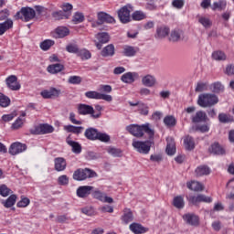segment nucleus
<instances>
[{
  "label": "nucleus",
  "instance_id": "obj_42",
  "mask_svg": "<svg viewBox=\"0 0 234 234\" xmlns=\"http://www.w3.org/2000/svg\"><path fill=\"white\" fill-rule=\"evenodd\" d=\"M84 21H85V16L83 15V13L76 12L73 15L72 23H74V25H80V23H83Z\"/></svg>",
  "mask_w": 234,
  "mask_h": 234
},
{
  "label": "nucleus",
  "instance_id": "obj_3",
  "mask_svg": "<svg viewBox=\"0 0 234 234\" xmlns=\"http://www.w3.org/2000/svg\"><path fill=\"white\" fill-rule=\"evenodd\" d=\"M96 176H98V174L89 168H80L73 173V180H77L78 182L87 180V178H96Z\"/></svg>",
  "mask_w": 234,
  "mask_h": 234
},
{
  "label": "nucleus",
  "instance_id": "obj_5",
  "mask_svg": "<svg viewBox=\"0 0 234 234\" xmlns=\"http://www.w3.org/2000/svg\"><path fill=\"white\" fill-rule=\"evenodd\" d=\"M16 19H24V21L28 22L31 19L36 17V10L31 7H22L20 11H18L15 15Z\"/></svg>",
  "mask_w": 234,
  "mask_h": 234
},
{
  "label": "nucleus",
  "instance_id": "obj_13",
  "mask_svg": "<svg viewBox=\"0 0 234 234\" xmlns=\"http://www.w3.org/2000/svg\"><path fill=\"white\" fill-rule=\"evenodd\" d=\"M31 133L33 134H50V133H54V127L50 124H40Z\"/></svg>",
  "mask_w": 234,
  "mask_h": 234
},
{
  "label": "nucleus",
  "instance_id": "obj_17",
  "mask_svg": "<svg viewBox=\"0 0 234 234\" xmlns=\"http://www.w3.org/2000/svg\"><path fill=\"white\" fill-rule=\"evenodd\" d=\"M55 171L58 173L67 169V161L63 157H56L54 159Z\"/></svg>",
  "mask_w": 234,
  "mask_h": 234
},
{
  "label": "nucleus",
  "instance_id": "obj_37",
  "mask_svg": "<svg viewBox=\"0 0 234 234\" xmlns=\"http://www.w3.org/2000/svg\"><path fill=\"white\" fill-rule=\"evenodd\" d=\"M64 67L61 64H52L48 67V72L49 74H58V72H61Z\"/></svg>",
  "mask_w": 234,
  "mask_h": 234
},
{
  "label": "nucleus",
  "instance_id": "obj_23",
  "mask_svg": "<svg viewBox=\"0 0 234 234\" xmlns=\"http://www.w3.org/2000/svg\"><path fill=\"white\" fill-rule=\"evenodd\" d=\"M183 218L190 226H198V217L195 214H186Z\"/></svg>",
  "mask_w": 234,
  "mask_h": 234
},
{
  "label": "nucleus",
  "instance_id": "obj_25",
  "mask_svg": "<svg viewBox=\"0 0 234 234\" xmlns=\"http://www.w3.org/2000/svg\"><path fill=\"white\" fill-rule=\"evenodd\" d=\"M134 220V217L133 216V211L131 208H124L123 215L122 216V221L123 224H129Z\"/></svg>",
  "mask_w": 234,
  "mask_h": 234
},
{
  "label": "nucleus",
  "instance_id": "obj_45",
  "mask_svg": "<svg viewBox=\"0 0 234 234\" xmlns=\"http://www.w3.org/2000/svg\"><path fill=\"white\" fill-rule=\"evenodd\" d=\"M67 144H69L70 147H72V151L76 154H80V153H81V145H80L78 143L74 141L67 140Z\"/></svg>",
  "mask_w": 234,
  "mask_h": 234
},
{
  "label": "nucleus",
  "instance_id": "obj_56",
  "mask_svg": "<svg viewBox=\"0 0 234 234\" xmlns=\"http://www.w3.org/2000/svg\"><path fill=\"white\" fill-rule=\"evenodd\" d=\"M211 89H212V92L218 93V92H222V90H224V86L220 82H214L211 85Z\"/></svg>",
  "mask_w": 234,
  "mask_h": 234
},
{
  "label": "nucleus",
  "instance_id": "obj_52",
  "mask_svg": "<svg viewBox=\"0 0 234 234\" xmlns=\"http://www.w3.org/2000/svg\"><path fill=\"white\" fill-rule=\"evenodd\" d=\"M138 111L143 116H147L149 114V106L144 102H140Z\"/></svg>",
  "mask_w": 234,
  "mask_h": 234
},
{
  "label": "nucleus",
  "instance_id": "obj_55",
  "mask_svg": "<svg viewBox=\"0 0 234 234\" xmlns=\"http://www.w3.org/2000/svg\"><path fill=\"white\" fill-rule=\"evenodd\" d=\"M67 52H69V54H78L80 52V48H78V45L76 44H69L66 47Z\"/></svg>",
  "mask_w": 234,
  "mask_h": 234
},
{
  "label": "nucleus",
  "instance_id": "obj_31",
  "mask_svg": "<svg viewBox=\"0 0 234 234\" xmlns=\"http://www.w3.org/2000/svg\"><path fill=\"white\" fill-rule=\"evenodd\" d=\"M184 146L186 151H193L195 149V140L190 135H186L184 138Z\"/></svg>",
  "mask_w": 234,
  "mask_h": 234
},
{
  "label": "nucleus",
  "instance_id": "obj_58",
  "mask_svg": "<svg viewBox=\"0 0 234 234\" xmlns=\"http://www.w3.org/2000/svg\"><path fill=\"white\" fill-rule=\"evenodd\" d=\"M108 154H111L112 156L118 157L122 156V150L114 147H110L107 150Z\"/></svg>",
  "mask_w": 234,
  "mask_h": 234
},
{
  "label": "nucleus",
  "instance_id": "obj_43",
  "mask_svg": "<svg viewBox=\"0 0 234 234\" xmlns=\"http://www.w3.org/2000/svg\"><path fill=\"white\" fill-rule=\"evenodd\" d=\"M52 17H54V19L56 21H60V19H69V14H66L63 11H55L52 13Z\"/></svg>",
  "mask_w": 234,
  "mask_h": 234
},
{
  "label": "nucleus",
  "instance_id": "obj_38",
  "mask_svg": "<svg viewBox=\"0 0 234 234\" xmlns=\"http://www.w3.org/2000/svg\"><path fill=\"white\" fill-rule=\"evenodd\" d=\"M55 32L58 35V37H66V36L70 34V30L68 29L67 27H58L56 28Z\"/></svg>",
  "mask_w": 234,
  "mask_h": 234
},
{
  "label": "nucleus",
  "instance_id": "obj_63",
  "mask_svg": "<svg viewBox=\"0 0 234 234\" xmlns=\"http://www.w3.org/2000/svg\"><path fill=\"white\" fill-rule=\"evenodd\" d=\"M24 121L21 119V117H18L15 122L12 124V129L17 130L21 129L23 127Z\"/></svg>",
  "mask_w": 234,
  "mask_h": 234
},
{
  "label": "nucleus",
  "instance_id": "obj_53",
  "mask_svg": "<svg viewBox=\"0 0 234 234\" xmlns=\"http://www.w3.org/2000/svg\"><path fill=\"white\" fill-rule=\"evenodd\" d=\"M198 23H200L204 28H209V27H211V20L206 16H199Z\"/></svg>",
  "mask_w": 234,
  "mask_h": 234
},
{
  "label": "nucleus",
  "instance_id": "obj_35",
  "mask_svg": "<svg viewBox=\"0 0 234 234\" xmlns=\"http://www.w3.org/2000/svg\"><path fill=\"white\" fill-rule=\"evenodd\" d=\"M228 3L226 2V0H219L218 2H214L211 6L212 10H226V6H227Z\"/></svg>",
  "mask_w": 234,
  "mask_h": 234
},
{
  "label": "nucleus",
  "instance_id": "obj_49",
  "mask_svg": "<svg viewBox=\"0 0 234 234\" xmlns=\"http://www.w3.org/2000/svg\"><path fill=\"white\" fill-rule=\"evenodd\" d=\"M54 43H55L54 40L46 39L40 43V48L42 50H49L50 47H54Z\"/></svg>",
  "mask_w": 234,
  "mask_h": 234
},
{
  "label": "nucleus",
  "instance_id": "obj_34",
  "mask_svg": "<svg viewBox=\"0 0 234 234\" xmlns=\"http://www.w3.org/2000/svg\"><path fill=\"white\" fill-rule=\"evenodd\" d=\"M184 36V31L180 29H174L170 34V41H180Z\"/></svg>",
  "mask_w": 234,
  "mask_h": 234
},
{
  "label": "nucleus",
  "instance_id": "obj_39",
  "mask_svg": "<svg viewBox=\"0 0 234 234\" xmlns=\"http://www.w3.org/2000/svg\"><path fill=\"white\" fill-rule=\"evenodd\" d=\"M130 229H131V231H133V233H135V234L145 233V229L138 223L131 224Z\"/></svg>",
  "mask_w": 234,
  "mask_h": 234
},
{
  "label": "nucleus",
  "instance_id": "obj_19",
  "mask_svg": "<svg viewBox=\"0 0 234 234\" xmlns=\"http://www.w3.org/2000/svg\"><path fill=\"white\" fill-rule=\"evenodd\" d=\"M167 36H169V27L166 26L157 27L155 34L156 39H164V37H167Z\"/></svg>",
  "mask_w": 234,
  "mask_h": 234
},
{
  "label": "nucleus",
  "instance_id": "obj_1",
  "mask_svg": "<svg viewBox=\"0 0 234 234\" xmlns=\"http://www.w3.org/2000/svg\"><path fill=\"white\" fill-rule=\"evenodd\" d=\"M126 131H128L130 134H133V136H135L136 138H142V136H144V133L148 134L150 140L154 138V130L151 128V124L149 123L143 125L131 124L126 127Z\"/></svg>",
  "mask_w": 234,
  "mask_h": 234
},
{
  "label": "nucleus",
  "instance_id": "obj_14",
  "mask_svg": "<svg viewBox=\"0 0 234 234\" xmlns=\"http://www.w3.org/2000/svg\"><path fill=\"white\" fill-rule=\"evenodd\" d=\"M93 190H94V186H80L77 189V197H79V198H87V197H89V195H90V193H92Z\"/></svg>",
  "mask_w": 234,
  "mask_h": 234
},
{
  "label": "nucleus",
  "instance_id": "obj_8",
  "mask_svg": "<svg viewBox=\"0 0 234 234\" xmlns=\"http://www.w3.org/2000/svg\"><path fill=\"white\" fill-rule=\"evenodd\" d=\"M91 197L100 202H103L104 204H113L114 199L111 197H108L107 194L101 192L99 189L94 190L91 193Z\"/></svg>",
  "mask_w": 234,
  "mask_h": 234
},
{
  "label": "nucleus",
  "instance_id": "obj_48",
  "mask_svg": "<svg viewBox=\"0 0 234 234\" xmlns=\"http://www.w3.org/2000/svg\"><path fill=\"white\" fill-rule=\"evenodd\" d=\"M97 140H99V142H102L103 144H109V142H111V136L105 133L99 132Z\"/></svg>",
  "mask_w": 234,
  "mask_h": 234
},
{
  "label": "nucleus",
  "instance_id": "obj_54",
  "mask_svg": "<svg viewBox=\"0 0 234 234\" xmlns=\"http://www.w3.org/2000/svg\"><path fill=\"white\" fill-rule=\"evenodd\" d=\"M62 8V12H64V14H69V17H70V16H72V5L69 4V3H65L61 5Z\"/></svg>",
  "mask_w": 234,
  "mask_h": 234
},
{
  "label": "nucleus",
  "instance_id": "obj_2",
  "mask_svg": "<svg viewBox=\"0 0 234 234\" xmlns=\"http://www.w3.org/2000/svg\"><path fill=\"white\" fill-rule=\"evenodd\" d=\"M218 103V97L213 93H202L198 96L197 105L206 109Z\"/></svg>",
  "mask_w": 234,
  "mask_h": 234
},
{
  "label": "nucleus",
  "instance_id": "obj_10",
  "mask_svg": "<svg viewBox=\"0 0 234 234\" xmlns=\"http://www.w3.org/2000/svg\"><path fill=\"white\" fill-rule=\"evenodd\" d=\"M26 149H27V144H21L19 142L13 143L9 148V154L16 156V154L25 153Z\"/></svg>",
  "mask_w": 234,
  "mask_h": 234
},
{
  "label": "nucleus",
  "instance_id": "obj_26",
  "mask_svg": "<svg viewBox=\"0 0 234 234\" xmlns=\"http://www.w3.org/2000/svg\"><path fill=\"white\" fill-rule=\"evenodd\" d=\"M186 187L191 191H204V185L198 181L187 182Z\"/></svg>",
  "mask_w": 234,
  "mask_h": 234
},
{
  "label": "nucleus",
  "instance_id": "obj_16",
  "mask_svg": "<svg viewBox=\"0 0 234 234\" xmlns=\"http://www.w3.org/2000/svg\"><path fill=\"white\" fill-rule=\"evenodd\" d=\"M166 154H168L169 156H173V154H175V153H176V144L175 143V138L173 137H167L166 138Z\"/></svg>",
  "mask_w": 234,
  "mask_h": 234
},
{
  "label": "nucleus",
  "instance_id": "obj_50",
  "mask_svg": "<svg viewBox=\"0 0 234 234\" xmlns=\"http://www.w3.org/2000/svg\"><path fill=\"white\" fill-rule=\"evenodd\" d=\"M81 81H83V79H81L80 76L73 75L68 79V83H69V85H80Z\"/></svg>",
  "mask_w": 234,
  "mask_h": 234
},
{
  "label": "nucleus",
  "instance_id": "obj_51",
  "mask_svg": "<svg viewBox=\"0 0 234 234\" xmlns=\"http://www.w3.org/2000/svg\"><path fill=\"white\" fill-rule=\"evenodd\" d=\"M102 111H103V106H101L100 104H96L95 111L93 109L92 118L94 120H98V118H101Z\"/></svg>",
  "mask_w": 234,
  "mask_h": 234
},
{
  "label": "nucleus",
  "instance_id": "obj_59",
  "mask_svg": "<svg viewBox=\"0 0 234 234\" xmlns=\"http://www.w3.org/2000/svg\"><path fill=\"white\" fill-rule=\"evenodd\" d=\"M12 193V190L6 186V185L0 186V195L1 197H8Z\"/></svg>",
  "mask_w": 234,
  "mask_h": 234
},
{
  "label": "nucleus",
  "instance_id": "obj_32",
  "mask_svg": "<svg viewBox=\"0 0 234 234\" xmlns=\"http://www.w3.org/2000/svg\"><path fill=\"white\" fill-rule=\"evenodd\" d=\"M210 153L213 154H226V150L218 143H215L210 147Z\"/></svg>",
  "mask_w": 234,
  "mask_h": 234
},
{
  "label": "nucleus",
  "instance_id": "obj_18",
  "mask_svg": "<svg viewBox=\"0 0 234 234\" xmlns=\"http://www.w3.org/2000/svg\"><path fill=\"white\" fill-rule=\"evenodd\" d=\"M78 112L82 116H87V114H90L92 118V114L94 112V108L90 105L87 104H79L78 106Z\"/></svg>",
  "mask_w": 234,
  "mask_h": 234
},
{
  "label": "nucleus",
  "instance_id": "obj_11",
  "mask_svg": "<svg viewBox=\"0 0 234 234\" xmlns=\"http://www.w3.org/2000/svg\"><path fill=\"white\" fill-rule=\"evenodd\" d=\"M5 83L10 90H19L21 89V84L17 81V77L16 75H11L5 79Z\"/></svg>",
  "mask_w": 234,
  "mask_h": 234
},
{
  "label": "nucleus",
  "instance_id": "obj_28",
  "mask_svg": "<svg viewBox=\"0 0 234 234\" xmlns=\"http://www.w3.org/2000/svg\"><path fill=\"white\" fill-rule=\"evenodd\" d=\"M196 176H206L211 173V169L207 165L197 166L196 171Z\"/></svg>",
  "mask_w": 234,
  "mask_h": 234
},
{
  "label": "nucleus",
  "instance_id": "obj_29",
  "mask_svg": "<svg viewBox=\"0 0 234 234\" xmlns=\"http://www.w3.org/2000/svg\"><path fill=\"white\" fill-rule=\"evenodd\" d=\"M14 27V21L7 19L6 21L0 23V36H3L6 30H10Z\"/></svg>",
  "mask_w": 234,
  "mask_h": 234
},
{
  "label": "nucleus",
  "instance_id": "obj_44",
  "mask_svg": "<svg viewBox=\"0 0 234 234\" xmlns=\"http://www.w3.org/2000/svg\"><path fill=\"white\" fill-rule=\"evenodd\" d=\"M11 103L10 98L4 93L0 92V107H9Z\"/></svg>",
  "mask_w": 234,
  "mask_h": 234
},
{
  "label": "nucleus",
  "instance_id": "obj_20",
  "mask_svg": "<svg viewBox=\"0 0 234 234\" xmlns=\"http://www.w3.org/2000/svg\"><path fill=\"white\" fill-rule=\"evenodd\" d=\"M207 115L203 111H198L196 112L194 116H192V122L193 123H202L204 122H207Z\"/></svg>",
  "mask_w": 234,
  "mask_h": 234
},
{
  "label": "nucleus",
  "instance_id": "obj_40",
  "mask_svg": "<svg viewBox=\"0 0 234 234\" xmlns=\"http://www.w3.org/2000/svg\"><path fill=\"white\" fill-rule=\"evenodd\" d=\"M226 58L224 51L218 50L212 53V59L215 61H226Z\"/></svg>",
  "mask_w": 234,
  "mask_h": 234
},
{
  "label": "nucleus",
  "instance_id": "obj_6",
  "mask_svg": "<svg viewBox=\"0 0 234 234\" xmlns=\"http://www.w3.org/2000/svg\"><path fill=\"white\" fill-rule=\"evenodd\" d=\"M132 145L135 149V151H137V153H140L141 154H149V151H151V145H153V142H142L133 140Z\"/></svg>",
  "mask_w": 234,
  "mask_h": 234
},
{
  "label": "nucleus",
  "instance_id": "obj_7",
  "mask_svg": "<svg viewBox=\"0 0 234 234\" xmlns=\"http://www.w3.org/2000/svg\"><path fill=\"white\" fill-rule=\"evenodd\" d=\"M85 96L89 100H104V101H112V96L100 93L94 90L85 92Z\"/></svg>",
  "mask_w": 234,
  "mask_h": 234
},
{
  "label": "nucleus",
  "instance_id": "obj_57",
  "mask_svg": "<svg viewBox=\"0 0 234 234\" xmlns=\"http://www.w3.org/2000/svg\"><path fill=\"white\" fill-rule=\"evenodd\" d=\"M132 17L134 21H142L143 19H145V14L142 11H135L132 15Z\"/></svg>",
  "mask_w": 234,
  "mask_h": 234
},
{
  "label": "nucleus",
  "instance_id": "obj_36",
  "mask_svg": "<svg viewBox=\"0 0 234 234\" xmlns=\"http://www.w3.org/2000/svg\"><path fill=\"white\" fill-rule=\"evenodd\" d=\"M95 37H96V39H98L99 42H101L102 44L109 43V41H111V36L107 32L98 33L95 36Z\"/></svg>",
  "mask_w": 234,
  "mask_h": 234
},
{
  "label": "nucleus",
  "instance_id": "obj_30",
  "mask_svg": "<svg viewBox=\"0 0 234 234\" xmlns=\"http://www.w3.org/2000/svg\"><path fill=\"white\" fill-rule=\"evenodd\" d=\"M83 127L82 126H74V125H65L64 126V131L67 133H73V134H81L83 132Z\"/></svg>",
  "mask_w": 234,
  "mask_h": 234
},
{
  "label": "nucleus",
  "instance_id": "obj_60",
  "mask_svg": "<svg viewBox=\"0 0 234 234\" xmlns=\"http://www.w3.org/2000/svg\"><path fill=\"white\" fill-rule=\"evenodd\" d=\"M30 204V199L28 197H22L20 201L17 202V207H27Z\"/></svg>",
  "mask_w": 234,
  "mask_h": 234
},
{
  "label": "nucleus",
  "instance_id": "obj_33",
  "mask_svg": "<svg viewBox=\"0 0 234 234\" xmlns=\"http://www.w3.org/2000/svg\"><path fill=\"white\" fill-rule=\"evenodd\" d=\"M218 121L220 122V123H233L234 117L231 116L230 114L219 113Z\"/></svg>",
  "mask_w": 234,
  "mask_h": 234
},
{
  "label": "nucleus",
  "instance_id": "obj_27",
  "mask_svg": "<svg viewBox=\"0 0 234 234\" xmlns=\"http://www.w3.org/2000/svg\"><path fill=\"white\" fill-rule=\"evenodd\" d=\"M114 45L109 44L108 46L103 48L101 52V56H102V58H112V56H114Z\"/></svg>",
  "mask_w": 234,
  "mask_h": 234
},
{
  "label": "nucleus",
  "instance_id": "obj_61",
  "mask_svg": "<svg viewBox=\"0 0 234 234\" xmlns=\"http://www.w3.org/2000/svg\"><path fill=\"white\" fill-rule=\"evenodd\" d=\"M204 90H207V83L198 82L196 87V92H204Z\"/></svg>",
  "mask_w": 234,
  "mask_h": 234
},
{
  "label": "nucleus",
  "instance_id": "obj_21",
  "mask_svg": "<svg viewBox=\"0 0 234 234\" xmlns=\"http://www.w3.org/2000/svg\"><path fill=\"white\" fill-rule=\"evenodd\" d=\"M122 54L126 58H133V56H136V48L129 45H124L122 46Z\"/></svg>",
  "mask_w": 234,
  "mask_h": 234
},
{
  "label": "nucleus",
  "instance_id": "obj_24",
  "mask_svg": "<svg viewBox=\"0 0 234 234\" xmlns=\"http://www.w3.org/2000/svg\"><path fill=\"white\" fill-rule=\"evenodd\" d=\"M99 133L98 129L90 127L86 129L84 136H86L88 140L94 141L97 140Z\"/></svg>",
  "mask_w": 234,
  "mask_h": 234
},
{
  "label": "nucleus",
  "instance_id": "obj_64",
  "mask_svg": "<svg viewBox=\"0 0 234 234\" xmlns=\"http://www.w3.org/2000/svg\"><path fill=\"white\" fill-rule=\"evenodd\" d=\"M81 213L87 215L88 217H92V215H94V209H92L91 207H82Z\"/></svg>",
  "mask_w": 234,
  "mask_h": 234
},
{
  "label": "nucleus",
  "instance_id": "obj_15",
  "mask_svg": "<svg viewBox=\"0 0 234 234\" xmlns=\"http://www.w3.org/2000/svg\"><path fill=\"white\" fill-rule=\"evenodd\" d=\"M156 83V77L154 75L147 74L142 78V84L144 87H154Z\"/></svg>",
  "mask_w": 234,
  "mask_h": 234
},
{
  "label": "nucleus",
  "instance_id": "obj_4",
  "mask_svg": "<svg viewBox=\"0 0 234 234\" xmlns=\"http://www.w3.org/2000/svg\"><path fill=\"white\" fill-rule=\"evenodd\" d=\"M108 23V24H112L116 23V20L114 17L105 12H99L97 14V21H92V28H98V27Z\"/></svg>",
  "mask_w": 234,
  "mask_h": 234
},
{
  "label": "nucleus",
  "instance_id": "obj_47",
  "mask_svg": "<svg viewBox=\"0 0 234 234\" xmlns=\"http://www.w3.org/2000/svg\"><path fill=\"white\" fill-rule=\"evenodd\" d=\"M16 200H17V196L11 195L5 201L3 202L5 207H12L14 204H16Z\"/></svg>",
  "mask_w": 234,
  "mask_h": 234
},
{
  "label": "nucleus",
  "instance_id": "obj_62",
  "mask_svg": "<svg viewBox=\"0 0 234 234\" xmlns=\"http://www.w3.org/2000/svg\"><path fill=\"white\" fill-rule=\"evenodd\" d=\"M58 182L59 186H69V176L66 175L60 176L58 178Z\"/></svg>",
  "mask_w": 234,
  "mask_h": 234
},
{
  "label": "nucleus",
  "instance_id": "obj_46",
  "mask_svg": "<svg viewBox=\"0 0 234 234\" xmlns=\"http://www.w3.org/2000/svg\"><path fill=\"white\" fill-rule=\"evenodd\" d=\"M164 123L166 127H175V125H176V119H175L173 115H168L165 117Z\"/></svg>",
  "mask_w": 234,
  "mask_h": 234
},
{
  "label": "nucleus",
  "instance_id": "obj_9",
  "mask_svg": "<svg viewBox=\"0 0 234 234\" xmlns=\"http://www.w3.org/2000/svg\"><path fill=\"white\" fill-rule=\"evenodd\" d=\"M131 10H133V7H131V5H125L118 11V17L121 22L125 24L131 21Z\"/></svg>",
  "mask_w": 234,
  "mask_h": 234
},
{
  "label": "nucleus",
  "instance_id": "obj_22",
  "mask_svg": "<svg viewBox=\"0 0 234 234\" xmlns=\"http://www.w3.org/2000/svg\"><path fill=\"white\" fill-rule=\"evenodd\" d=\"M136 78H138V73L127 72L122 76L121 80L123 83H134Z\"/></svg>",
  "mask_w": 234,
  "mask_h": 234
},
{
  "label": "nucleus",
  "instance_id": "obj_41",
  "mask_svg": "<svg viewBox=\"0 0 234 234\" xmlns=\"http://www.w3.org/2000/svg\"><path fill=\"white\" fill-rule=\"evenodd\" d=\"M174 207L177 209H184V206H186V203L184 202V197L182 196H177L174 198L173 201Z\"/></svg>",
  "mask_w": 234,
  "mask_h": 234
},
{
  "label": "nucleus",
  "instance_id": "obj_12",
  "mask_svg": "<svg viewBox=\"0 0 234 234\" xmlns=\"http://www.w3.org/2000/svg\"><path fill=\"white\" fill-rule=\"evenodd\" d=\"M40 94L42 98H45L46 100H50V98H59V94H61V90L51 88L49 90H42Z\"/></svg>",
  "mask_w": 234,
  "mask_h": 234
}]
</instances>
